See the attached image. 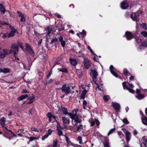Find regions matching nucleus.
Instances as JSON below:
<instances>
[{
  "label": "nucleus",
  "mask_w": 147,
  "mask_h": 147,
  "mask_svg": "<svg viewBox=\"0 0 147 147\" xmlns=\"http://www.w3.org/2000/svg\"><path fill=\"white\" fill-rule=\"evenodd\" d=\"M88 49L91 52V53L94 55L95 56H96V57H98V56L95 54L94 52L93 51L92 49H91L90 47L89 46H88L87 47Z\"/></svg>",
  "instance_id": "nucleus-33"
},
{
  "label": "nucleus",
  "mask_w": 147,
  "mask_h": 147,
  "mask_svg": "<svg viewBox=\"0 0 147 147\" xmlns=\"http://www.w3.org/2000/svg\"><path fill=\"white\" fill-rule=\"evenodd\" d=\"M109 96L107 95H105L103 97V99L104 101L105 102H107L109 100Z\"/></svg>",
  "instance_id": "nucleus-36"
},
{
  "label": "nucleus",
  "mask_w": 147,
  "mask_h": 147,
  "mask_svg": "<svg viewBox=\"0 0 147 147\" xmlns=\"http://www.w3.org/2000/svg\"><path fill=\"white\" fill-rule=\"evenodd\" d=\"M115 128H114L111 129L109 132L108 134V136H109L110 134L113 133L115 131Z\"/></svg>",
  "instance_id": "nucleus-41"
},
{
  "label": "nucleus",
  "mask_w": 147,
  "mask_h": 147,
  "mask_svg": "<svg viewBox=\"0 0 147 147\" xmlns=\"http://www.w3.org/2000/svg\"><path fill=\"white\" fill-rule=\"evenodd\" d=\"M0 121L5 122L6 121V118L4 117H2L0 119Z\"/></svg>",
  "instance_id": "nucleus-63"
},
{
  "label": "nucleus",
  "mask_w": 147,
  "mask_h": 147,
  "mask_svg": "<svg viewBox=\"0 0 147 147\" xmlns=\"http://www.w3.org/2000/svg\"><path fill=\"white\" fill-rule=\"evenodd\" d=\"M58 141L56 139L53 140V147H56L57 146Z\"/></svg>",
  "instance_id": "nucleus-34"
},
{
  "label": "nucleus",
  "mask_w": 147,
  "mask_h": 147,
  "mask_svg": "<svg viewBox=\"0 0 147 147\" xmlns=\"http://www.w3.org/2000/svg\"><path fill=\"white\" fill-rule=\"evenodd\" d=\"M63 67L64 66L62 65V68H58L57 69V70L63 73H67L68 72L67 69L65 68H63Z\"/></svg>",
  "instance_id": "nucleus-16"
},
{
  "label": "nucleus",
  "mask_w": 147,
  "mask_h": 147,
  "mask_svg": "<svg viewBox=\"0 0 147 147\" xmlns=\"http://www.w3.org/2000/svg\"><path fill=\"white\" fill-rule=\"evenodd\" d=\"M80 34L82 35V36H84L86 35V31L83 30L82 31V32H80L79 33H77V35L78 36H80Z\"/></svg>",
  "instance_id": "nucleus-29"
},
{
  "label": "nucleus",
  "mask_w": 147,
  "mask_h": 147,
  "mask_svg": "<svg viewBox=\"0 0 147 147\" xmlns=\"http://www.w3.org/2000/svg\"><path fill=\"white\" fill-rule=\"evenodd\" d=\"M12 49L15 50L14 52V56H15L18 52V43H15L13 44L11 47Z\"/></svg>",
  "instance_id": "nucleus-5"
},
{
  "label": "nucleus",
  "mask_w": 147,
  "mask_h": 147,
  "mask_svg": "<svg viewBox=\"0 0 147 147\" xmlns=\"http://www.w3.org/2000/svg\"><path fill=\"white\" fill-rule=\"evenodd\" d=\"M25 47L26 51L32 56H34V53L30 45L27 43L26 44Z\"/></svg>",
  "instance_id": "nucleus-3"
},
{
  "label": "nucleus",
  "mask_w": 147,
  "mask_h": 147,
  "mask_svg": "<svg viewBox=\"0 0 147 147\" xmlns=\"http://www.w3.org/2000/svg\"><path fill=\"white\" fill-rule=\"evenodd\" d=\"M84 64L85 67L87 69H88L91 66V63L90 60L87 58L84 59Z\"/></svg>",
  "instance_id": "nucleus-6"
},
{
  "label": "nucleus",
  "mask_w": 147,
  "mask_h": 147,
  "mask_svg": "<svg viewBox=\"0 0 147 147\" xmlns=\"http://www.w3.org/2000/svg\"><path fill=\"white\" fill-rule=\"evenodd\" d=\"M29 93V92H28L27 90L26 89H23L21 92L22 94H24L26 93Z\"/></svg>",
  "instance_id": "nucleus-52"
},
{
  "label": "nucleus",
  "mask_w": 147,
  "mask_h": 147,
  "mask_svg": "<svg viewBox=\"0 0 147 147\" xmlns=\"http://www.w3.org/2000/svg\"><path fill=\"white\" fill-rule=\"evenodd\" d=\"M142 123L144 125H147V117L144 116V117L142 118Z\"/></svg>",
  "instance_id": "nucleus-25"
},
{
  "label": "nucleus",
  "mask_w": 147,
  "mask_h": 147,
  "mask_svg": "<svg viewBox=\"0 0 147 147\" xmlns=\"http://www.w3.org/2000/svg\"><path fill=\"white\" fill-rule=\"evenodd\" d=\"M129 73V72L125 68L123 69V73L125 76H126Z\"/></svg>",
  "instance_id": "nucleus-43"
},
{
  "label": "nucleus",
  "mask_w": 147,
  "mask_h": 147,
  "mask_svg": "<svg viewBox=\"0 0 147 147\" xmlns=\"http://www.w3.org/2000/svg\"><path fill=\"white\" fill-rule=\"evenodd\" d=\"M91 73H90V75L92 76V78L93 79H95L97 78L96 76L98 75L97 72L95 69L91 70Z\"/></svg>",
  "instance_id": "nucleus-11"
},
{
  "label": "nucleus",
  "mask_w": 147,
  "mask_h": 147,
  "mask_svg": "<svg viewBox=\"0 0 147 147\" xmlns=\"http://www.w3.org/2000/svg\"><path fill=\"white\" fill-rule=\"evenodd\" d=\"M121 7L123 9H126L129 8L131 7V6H129V3L127 1L123 2L121 3Z\"/></svg>",
  "instance_id": "nucleus-7"
},
{
  "label": "nucleus",
  "mask_w": 147,
  "mask_h": 147,
  "mask_svg": "<svg viewBox=\"0 0 147 147\" xmlns=\"http://www.w3.org/2000/svg\"><path fill=\"white\" fill-rule=\"evenodd\" d=\"M63 54H61L57 58V60L58 61H60L63 59Z\"/></svg>",
  "instance_id": "nucleus-38"
},
{
  "label": "nucleus",
  "mask_w": 147,
  "mask_h": 147,
  "mask_svg": "<svg viewBox=\"0 0 147 147\" xmlns=\"http://www.w3.org/2000/svg\"><path fill=\"white\" fill-rule=\"evenodd\" d=\"M57 134L59 136H61L63 135V132L61 130L59 129H57Z\"/></svg>",
  "instance_id": "nucleus-40"
},
{
  "label": "nucleus",
  "mask_w": 147,
  "mask_h": 147,
  "mask_svg": "<svg viewBox=\"0 0 147 147\" xmlns=\"http://www.w3.org/2000/svg\"><path fill=\"white\" fill-rule=\"evenodd\" d=\"M66 141L68 143H71V141L69 140V138L68 137L66 136H65Z\"/></svg>",
  "instance_id": "nucleus-51"
},
{
  "label": "nucleus",
  "mask_w": 147,
  "mask_h": 147,
  "mask_svg": "<svg viewBox=\"0 0 147 147\" xmlns=\"http://www.w3.org/2000/svg\"><path fill=\"white\" fill-rule=\"evenodd\" d=\"M53 82V80L52 79H50L46 83V85L51 84Z\"/></svg>",
  "instance_id": "nucleus-53"
},
{
  "label": "nucleus",
  "mask_w": 147,
  "mask_h": 147,
  "mask_svg": "<svg viewBox=\"0 0 147 147\" xmlns=\"http://www.w3.org/2000/svg\"><path fill=\"white\" fill-rule=\"evenodd\" d=\"M28 138L29 140V142H31L32 141L34 140H38L39 139L38 137H34L33 136H31L30 137H28Z\"/></svg>",
  "instance_id": "nucleus-26"
},
{
  "label": "nucleus",
  "mask_w": 147,
  "mask_h": 147,
  "mask_svg": "<svg viewBox=\"0 0 147 147\" xmlns=\"http://www.w3.org/2000/svg\"><path fill=\"white\" fill-rule=\"evenodd\" d=\"M3 73L4 74H6L10 72V69L8 68H4L3 69Z\"/></svg>",
  "instance_id": "nucleus-30"
},
{
  "label": "nucleus",
  "mask_w": 147,
  "mask_h": 147,
  "mask_svg": "<svg viewBox=\"0 0 147 147\" xmlns=\"http://www.w3.org/2000/svg\"><path fill=\"white\" fill-rule=\"evenodd\" d=\"M52 30V28L49 26H48L47 28L45 29V32L47 33L46 35L49 36V34L51 33Z\"/></svg>",
  "instance_id": "nucleus-17"
},
{
  "label": "nucleus",
  "mask_w": 147,
  "mask_h": 147,
  "mask_svg": "<svg viewBox=\"0 0 147 147\" xmlns=\"http://www.w3.org/2000/svg\"><path fill=\"white\" fill-rule=\"evenodd\" d=\"M127 90H128L132 94H134L135 93L134 90L130 88L129 87Z\"/></svg>",
  "instance_id": "nucleus-48"
},
{
  "label": "nucleus",
  "mask_w": 147,
  "mask_h": 147,
  "mask_svg": "<svg viewBox=\"0 0 147 147\" xmlns=\"http://www.w3.org/2000/svg\"><path fill=\"white\" fill-rule=\"evenodd\" d=\"M49 134H46L44 136H43L42 138V140H45L46 138H47L49 136Z\"/></svg>",
  "instance_id": "nucleus-55"
},
{
  "label": "nucleus",
  "mask_w": 147,
  "mask_h": 147,
  "mask_svg": "<svg viewBox=\"0 0 147 147\" xmlns=\"http://www.w3.org/2000/svg\"><path fill=\"white\" fill-rule=\"evenodd\" d=\"M16 32V30L14 29L11 31L10 32L9 34L8 37H12L14 35L15 33Z\"/></svg>",
  "instance_id": "nucleus-28"
},
{
  "label": "nucleus",
  "mask_w": 147,
  "mask_h": 147,
  "mask_svg": "<svg viewBox=\"0 0 147 147\" xmlns=\"http://www.w3.org/2000/svg\"><path fill=\"white\" fill-rule=\"evenodd\" d=\"M146 39L143 40L141 42V44L139 46V48L140 49L141 47L142 46L143 47H147V37H145Z\"/></svg>",
  "instance_id": "nucleus-14"
},
{
  "label": "nucleus",
  "mask_w": 147,
  "mask_h": 147,
  "mask_svg": "<svg viewBox=\"0 0 147 147\" xmlns=\"http://www.w3.org/2000/svg\"><path fill=\"white\" fill-rule=\"evenodd\" d=\"M126 82H124L122 83V85L123 87V89H125L127 90L129 87H127V85L126 84Z\"/></svg>",
  "instance_id": "nucleus-42"
},
{
  "label": "nucleus",
  "mask_w": 147,
  "mask_h": 147,
  "mask_svg": "<svg viewBox=\"0 0 147 147\" xmlns=\"http://www.w3.org/2000/svg\"><path fill=\"white\" fill-rule=\"evenodd\" d=\"M127 39V40H131L132 38H133L134 37H126ZM135 38V39L136 41V42L138 43H141L142 40H143V37H134Z\"/></svg>",
  "instance_id": "nucleus-12"
},
{
  "label": "nucleus",
  "mask_w": 147,
  "mask_h": 147,
  "mask_svg": "<svg viewBox=\"0 0 147 147\" xmlns=\"http://www.w3.org/2000/svg\"><path fill=\"white\" fill-rule=\"evenodd\" d=\"M70 61L71 63L74 66L76 65L77 63V61L75 59L70 58Z\"/></svg>",
  "instance_id": "nucleus-19"
},
{
  "label": "nucleus",
  "mask_w": 147,
  "mask_h": 147,
  "mask_svg": "<svg viewBox=\"0 0 147 147\" xmlns=\"http://www.w3.org/2000/svg\"><path fill=\"white\" fill-rule=\"evenodd\" d=\"M103 144L104 147H110V146L109 145V143L107 139H106L104 140L103 142Z\"/></svg>",
  "instance_id": "nucleus-24"
},
{
  "label": "nucleus",
  "mask_w": 147,
  "mask_h": 147,
  "mask_svg": "<svg viewBox=\"0 0 147 147\" xmlns=\"http://www.w3.org/2000/svg\"><path fill=\"white\" fill-rule=\"evenodd\" d=\"M42 41V39H40L38 41L37 45L39 47H40Z\"/></svg>",
  "instance_id": "nucleus-62"
},
{
  "label": "nucleus",
  "mask_w": 147,
  "mask_h": 147,
  "mask_svg": "<svg viewBox=\"0 0 147 147\" xmlns=\"http://www.w3.org/2000/svg\"><path fill=\"white\" fill-rule=\"evenodd\" d=\"M145 147H147V140H146L143 143Z\"/></svg>",
  "instance_id": "nucleus-64"
},
{
  "label": "nucleus",
  "mask_w": 147,
  "mask_h": 147,
  "mask_svg": "<svg viewBox=\"0 0 147 147\" xmlns=\"http://www.w3.org/2000/svg\"><path fill=\"white\" fill-rule=\"evenodd\" d=\"M8 54V51L7 50L5 49H3L0 51V58H3L5 57L6 55Z\"/></svg>",
  "instance_id": "nucleus-8"
},
{
  "label": "nucleus",
  "mask_w": 147,
  "mask_h": 147,
  "mask_svg": "<svg viewBox=\"0 0 147 147\" xmlns=\"http://www.w3.org/2000/svg\"><path fill=\"white\" fill-rule=\"evenodd\" d=\"M125 35L126 37H132L133 36L131 32L129 31L126 32Z\"/></svg>",
  "instance_id": "nucleus-31"
},
{
  "label": "nucleus",
  "mask_w": 147,
  "mask_h": 147,
  "mask_svg": "<svg viewBox=\"0 0 147 147\" xmlns=\"http://www.w3.org/2000/svg\"><path fill=\"white\" fill-rule=\"evenodd\" d=\"M53 132V131H52L50 129H49L48 130V133L47 134H49V136L52 134V133Z\"/></svg>",
  "instance_id": "nucleus-61"
},
{
  "label": "nucleus",
  "mask_w": 147,
  "mask_h": 147,
  "mask_svg": "<svg viewBox=\"0 0 147 147\" xmlns=\"http://www.w3.org/2000/svg\"><path fill=\"white\" fill-rule=\"evenodd\" d=\"M52 115L51 113L50 112H48L47 114V116L48 117H52Z\"/></svg>",
  "instance_id": "nucleus-58"
},
{
  "label": "nucleus",
  "mask_w": 147,
  "mask_h": 147,
  "mask_svg": "<svg viewBox=\"0 0 147 147\" xmlns=\"http://www.w3.org/2000/svg\"><path fill=\"white\" fill-rule=\"evenodd\" d=\"M61 110L63 111V113L65 115H68L70 116V114H72L71 113H68V110L67 108H65L64 107H61Z\"/></svg>",
  "instance_id": "nucleus-15"
},
{
  "label": "nucleus",
  "mask_w": 147,
  "mask_h": 147,
  "mask_svg": "<svg viewBox=\"0 0 147 147\" xmlns=\"http://www.w3.org/2000/svg\"><path fill=\"white\" fill-rule=\"evenodd\" d=\"M61 91L65 93L66 95L71 93V90L69 86H67V84H64L62 85L61 88Z\"/></svg>",
  "instance_id": "nucleus-2"
},
{
  "label": "nucleus",
  "mask_w": 147,
  "mask_h": 147,
  "mask_svg": "<svg viewBox=\"0 0 147 147\" xmlns=\"http://www.w3.org/2000/svg\"><path fill=\"white\" fill-rule=\"evenodd\" d=\"M17 13L18 14L19 16L20 17L22 16H24V15L22 13V12L19 11H17Z\"/></svg>",
  "instance_id": "nucleus-57"
},
{
  "label": "nucleus",
  "mask_w": 147,
  "mask_h": 147,
  "mask_svg": "<svg viewBox=\"0 0 147 147\" xmlns=\"http://www.w3.org/2000/svg\"><path fill=\"white\" fill-rule=\"evenodd\" d=\"M78 109H75L72 111V114H70V118L74 120L76 123H80L82 121L81 119L82 116L79 115H77V113L78 111Z\"/></svg>",
  "instance_id": "nucleus-1"
},
{
  "label": "nucleus",
  "mask_w": 147,
  "mask_h": 147,
  "mask_svg": "<svg viewBox=\"0 0 147 147\" xmlns=\"http://www.w3.org/2000/svg\"><path fill=\"white\" fill-rule=\"evenodd\" d=\"M52 70H51L49 71V74L47 75V76L46 77L47 79H48L50 77L51 75L52 74Z\"/></svg>",
  "instance_id": "nucleus-50"
},
{
  "label": "nucleus",
  "mask_w": 147,
  "mask_h": 147,
  "mask_svg": "<svg viewBox=\"0 0 147 147\" xmlns=\"http://www.w3.org/2000/svg\"><path fill=\"white\" fill-rule=\"evenodd\" d=\"M77 74L79 78H81L82 76V72L80 70H79L77 71Z\"/></svg>",
  "instance_id": "nucleus-27"
},
{
  "label": "nucleus",
  "mask_w": 147,
  "mask_h": 147,
  "mask_svg": "<svg viewBox=\"0 0 147 147\" xmlns=\"http://www.w3.org/2000/svg\"><path fill=\"white\" fill-rule=\"evenodd\" d=\"M111 74L115 77L117 78L118 77L117 74L114 71H111Z\"/></svg>",
  "instance_id": "nucleus-44"
},
{
  "label": "nucleus",
  "mask_w": 147,
  "mask_h": 147,
  "mask_svg": "<svg viewBox=\"0 0 147 147\" xmlns=\"http://www.w3.org/2000/svg\"><path fill=\"white\" fill-rule=\"evenodd\" d=\"M58 41V39L57 38H55L51 40V42L50 43V44H55Z\"/></svg>",
  "instance_id": "nucleus-37"
},
{
  "label": "nucleus",
  "mask_w": 147,
  "mask_h": 147,
  "mask_svg": "<svg viewBox=\"0 0 147 147\" xmlns=\"http://www.w3.org/2000/svg\"><path fill=\"white\" fill-rule=\"evenodd\" d=\"M142 27L145 30L147 29V27L145 23H143L142 25Z\"/></svg>",
  "instance_id": "nucleus-59"
},
{
  "label": "nucleus",
  "mask_w": 147,
  "mask_h": 147,
  "mask_svg": "<svg viewBox=\"0 0 147 147\" xmlns=\"http://www.w3.org/2000/svg\"><path fill=\"white\" fill-rule=\"evenodd\" d=\"M0 11L3 13L4 14L5 12V10L3 5L1 4H0Z\"/></svg>",
  "instance_id": "nucleus-22"
},
{
  "label": "nucleus",
  "mask_w": 147,
  "mask_h": 147,
  "mask_svg": "<svg viewBox=\"0 0 147 147\" xmlns=\"http://www.w3.org/2000/svg\"><path fill=\"white\" fill-rule=\"evenodd\" d=\"M0 124L1 125L2 127L3 128V130L5 133V131H7V130L5 128H6V127H5V123L4 122H2L0 123Z\"/></svg>",
  "instance_id": "nucleus-32"
},
{
  "label": "nucleus",
  "mask_w": 147,
  "mask_h": 147,
  "mask_svg": "<svg viewBox=\"0 0 147 147\" xmlns=\"http://www.w3.org/2000/svg\"><path fill=\"white\" fill-rule=\"evenodd\" d=\"M59 41L61 42V45L62 47H63L65 46L66 42H68V41H67V39L65 37H64V40H63V37H59Z\"/></svg>",
  "instance_id": "nucleus-13"
},
{
  "label": "nucleus",
  "mask_w": 147,
  "mask_h": 147,
  "mask_svg": "<svg viewBox=\"0 0 147 147\" xmlns=\"http://www.w3.org/2000/svg\"><path fill=\"white\" fill-rule=\"evenodd\" d=\"M56 122L57 123V129H60L61 127L60 125V123L58 122L57 121H56Z\"/></svg>",
  "instance_id": "nucleus-56"
},
{
  "label": "nucleus",
  "mask_w": 147,
  "mask_h": 147,
  "mask_svg": "<svg viewBox=\"0 0 147 147\" xmlns=\"http://www.w3.org/2000/svg\"><path fill=\"white\" fill-rule=\"evenodd\" d=\"M122 121L123 123L126 124H128L129 123V121L127 118H124L123 119Z\"/></svg>",
  "instance_id": "nucleus-46"
},
{
  "label": "nucleus",
  "mask_w": 147,
  "mask_h": 147,
  "mask_svg": "<svg viewBox=\"0 0 147 147\" xmlns=\"http://www.w3.org/2000/svg\"><path fill=\"white\" fill-rule=\"evenodd\" d=\"M0 24L1 25H9L10 28H11V27H12V26L11 25H10L9 24H8V23H7V22H3V21H0Z\"/></svg>",
  "instance_id": "nucleus-39"
},
{
  "label": "nucleus",
  "mask_w": 147,
  "mask_h": 147,
  "mask_svg": "<svg viewBox=\"0 0 147 147\" xmlns=\"http://www.w3.org/2000/svg\"><path fill=\"white\" fill-rule=\"evenodd\" d=\"M141 34L144 37H147V32L145 31H142Z\"/></svg>",
  "instance_id": "nucleus-49"
},
{
  "label": "nucleus",
  "mask_w": 147,
  "mask_h": 147,
  "mask_svg": "<svg viewBox=\"0 0 147 147\" xmlns=\"http://www.w3.org/2000/svg\"><path fill=\"white\" fill-rule=\"evenodd\" d=\"M31 129L32 131L37 132H38V129L37 128H35L33 127H31Z\"/></svg>",
  "instance_id": "nucleus-47"
},
{
  "label": "nucleus",
  "mask_w": 147,
  "mask_h": 147,
  "mask_svg": "<svg viewBox=\"0 0 147 147\" xmlns=\"http://www.w3.org/2000/svg\"><path fill=\"white\" fill-rule=\"evenodd\" d=\"M63 122L65 124H69L70 123V121L69 119L68 118H66L65 117H62Z\"/></svg>",
  "instance_id": "nucleus-18"
},
{
  "label": "nucleus",
  "mask_w": 147,
  "mask_h": 147,
  "mask_svg": "<svg viewBox=\"0 0 147 147\" xmlns=\"http://www.w3.org/2000/svg\"><path fill=\"white\" fill-rule=\"evenodd\" d=\"M112 107L113 108L116 110H117L119 111V110H120L121 107L120 104L116 102H112Z\"/></svg>",
  "instance_id": "nucleus-10"
},
{
  "label": "nucleus",
  "mask_w": 147,
  "mask_h": 147,
  "mask_svg": "<svg viewBox=\"0 0 147 147\" xmlns=\"http://www.w3.org/2000/svg\"><path fill=\"white\" fill-rule=\"evenodd\" d=\"M21 18L20 19V21L21 22H24L25 21V18L24 16H21Z\"/></svg>",
  "instance_id": "nucleus-54"
},
{
  "label": "nucleus",
  "mask_w": 147,
  "mask_h": 147,
  "mask_svg": "<svg viewBox=\"0 0 147 147\" xmlns=\"http://www.w3.org/2000/svg\"><path fill=\"white\" fill-rule=\"evenodd\" d=\"M85 96L86 95L81 94L80 96V98L82 99H84L85 98Z\"/></svg>",
  "instance_id": "nucleus-60"
},
{
  "label": "nucleus",
  "mask_w": 147,
  "mask_h": 147,
  "mask_svg": "<svg viewBox=\"0 0 147 147\" xmlns=\"http://www.w3.org/2000/svg\"><path fill=\"white\" fill-rule=\"evenodd\" d=\"M26 99L24 95H22L18 97L17 99L19 101H21Z\"/></svg>",
  "instance_id": "nucleus-35"
},
{
  "label": "nucleus",
  "mask_w": 147,
  "mask_h": 147,
  "mask_svg": "<svg viewBox=\"0 0 147 147\" xmlns=\"http://www.w3.org/2000/svg\"><path fill=\"white\" fill-rule=\"evenodd\" d=\"M7 130V131H5V133L10 134V133H11V134H13V136L17 137V136L16 135L14 134L11 130L8 129L7 128H5Z\"/></svg>",
  "instance_id": "nucleus-21"
},
{
  "label": "nucleus",
  "mask_w": 147,
  "mask_h": 147,
  "mask_svg": "<svg viewBox=\"0 0 147 147\" xmlns=\"http://www.w3.org/2000/svg\"><path fill=\"white\" fill-rule=\"evenodd\" d=\"M78 140L79 141V143L80 144H82V138L81 136H78Z\"/></svg>",
  "instance_id": "nucleus-45"
},
{
  "label": "nucleus",
  "mask_w": 147,
  "mask_h": 147,
  "mask_svg": "<svg viewBox=\"0 0 147 147\" xmlns=\"http://www.w3.org/2000/svg\"><path fill=\"white\" fill-rule=\"evenodd\" d=\"M145 97V95L143 94H140L135 96V97L139 100H140Z\"/></svg>",
  "instance_id": "nucleus-20"
},
{
  "label": "nucleus",
  "mask_w": 147,
  "mask_h": 147,
  "mask_svg": "<svg viewBox=\"0 0 147 147\" xmlns=\"http://www.w3.org/2000/svg\"><path fill=\"white\" fill-rule=\"evenodd\" d=\"M140 12L137 11L136 12L132 13L131 16L132 19L134 21H137L138 20V17L139 16Z\"/></svg>",
  "instance_id": "nucleus-4"
},
{
  "label": "nucleus",
  "mask_w": 147,
  "mask_h": 147,
  "mask_svg": "<svg viewBox=\"0 0 147 147\" xmlns=\"http://www.w3.org/2000/svg\"><path fill=\"white\" fill-rule=\"evenodd\" d=\"M35 97L34 96L33 94H32L31 96H29L28 98H27V100H28L31 101H32L33 102H34L35 100Z\"/></svg>",
  "instance_id": "nucleus-23"
},
{
  "label": "nucleus",
  "mask_w": 147,
  "mask_h": 147,
  "mask_svg": "<svg viewBox=\"0 0 147 147\" xmlns=\"http://www.w3.org/2000/svg\"><path fill=\"white\" fill-rule=\"evenodd\" d=\"M126 140L127 143V145H129L128 143L131 139V133L128 131H127L125 133Z\"/></svg>",
  "instance_id": "nucleus-9"
}]
</instances>
